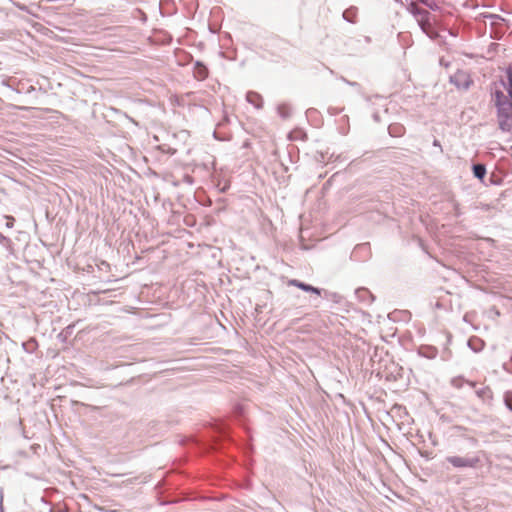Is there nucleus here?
<instances>
[{"label": "nucleus", "instance_id": "aec40b11", "mask_svg": "<svg viewBox=\"0 0 512 512\" xmlns=\"http://www.w3.org/2000/svg\"><path fill=\"white\" fill-rule=\"evenodd\" d=\"M423 5L429 7L432 10H437L438 5L436 4L435 0H419Z\"/></svg>", "mask_w": 512, "mask_h": 512}, {"label": "nucleus", "instance_id": "a211bd4d", "mask_svg": "<svg viewBox=\"0 0 512 512\" xmlns=\"http://www.w3.org/2000/svg\"><path fill=\"white\" fill-rule=\"evenodd\" d=\"M277 110H278V114H279V116H280L281 118H283V119H287V118H289V117H290V115H291V108H290V106H289V105H287V104H281V105H279V106H278V108H277Z\"/></svg>", "mask_w": 512, "mask_h": 512}, {"label": "nucleus", "instance_id": "39448f33", "mask_svg": "<svg viewBox=\"0 0 512 512\" xmlns=\"http://www.w3.org/2000/svg\"><path fill=\"white\" fill-rule=\"evenodd\" d=\"M288 285L289 286H294V287H297L305 292H308V293H312V294H315L316 296H321V289L317 288V287H314L310 284H307V283H304V282H301L297 279H291L288 281Z\"/></svg>", "mask_w": 512, "mask_h": 512}, {"label": "nucleus", "instance_id": "b1692460", "mask_svg": "<svg viewBox=\"0 0 512 512\" xmlns=\"http://www.w3.org/2000/svg\"><path fill=\"white\" fill-rule=\"evenodd\" d=\"M238 415H242L243 413V410H242V407L241 406H238L236 407V411H235Z\"/></svg>", "mask_w": 512, "mask_h": 512}, {"label": "nucleus", "instance_id": "1a4fd4ad", "mask_svg": "<svg viewBox=\"0 0 512 512\" xmlns=\"http://www.w3.org/2000/svg\"><path fill=\"white\" fill-rule=\"evenodd\" d=\"M246 100L257 109H260L263 106V98L257 92L249 91L246 94Z\"/></svg>", "mask_w": 512, "mask_h": 512}, {"label": "nucleus", "instance_id": "20e7f679", "mask_svg": "<svg viewBox=\"0 0 512 512\" xmlns=\"http://www.w3.org/2000/svg\"><path fill=\"white\" fill-rule=\"evenodd\" d=\"M418 25L421 30L431 39H437L439 37L438 32L432 27V24L428 18H419Z\"/></svg>", "mask_w": 512, "mask_h": 512}, {"label": "nucleus", "instance_id": "f257e3e1", "mask_svg": "<svg viewBox=\"0 0 512 512\" xmlns=\"http://www.w3.org/2000/svg\"><path fill=\"white\" fill-rule=\"evenodd\" d=\"M491 92L492 101L497 109V121L500 130L503 132L512 131V95H505L504 92L497 88Z\"/></svg>", "mask_w": 512, "mask_h": 512}, {"label": "nucleus", "instance_id": "0eeeda50", "mask_svg": "<svg viewBox=\"0 0 512 512\" xmlns=\"http://www.w3.org/2000/svg\"><path fill=\"white\" fill-rule=\"evenodd\" d=\"M193 74L197 80L203 81L208 77V68L202 62L197 61L194 64Z\"/></svg>", "mask_w": 512, "mask_h": 512}, {"label": "nucleus", "instance_id": "4be33fe9", "mask_svg": "<svg viewBox=\"0 0 512 512\" xmlns=\"http://www.w3.org/2000/svg\"><path fill=\"white\" fill-rule=\"evenodd\" d=\"M0 243L1 244H8L10 243V239L4 236L2 233H0Z\"/></svg>", "mask_w": 512, "mask_h": 512}, {"label": "nucleus", "instance_id": "bb28decb", "mask_svg": "<svg viewBox=\"0 0 512 512\" xmlns=\"http://www.w3.org/2000/svg\"><path fill=\"white\" fill-rule=\"evenodd\" d=\"M433 144H434V146H440V143H439V141H438V140H434V143H433Z\"/></svg>", "mask_w": 512, "mask_h": 512}, {"label": "nucleus", "instance_id": "dca6fc26", "mask_svg": "<svg viewBox=\"0 0 512 512\" xmlns=\"http://www.w3.org/2000/svg\"><path fill=\"white\" fill-rule=\"evenodd\" d=\"M473 174L476 178L482 180L486 175V167L483 164L477 163L474 164L473 167Z\"/></svg>", "mask_w": 512, "mask_h": 512}, {"label": "nucleus", "instance_id": "f8f14e48", "mask_svg": "<svg viewBox=\"0 0 512 512\" xmlns=\"http://www.w3.org/2000/svg\"><path fill=\"white\" fill-rule=\"evenodd\" d=\"M468 346L474 352H480L484 347V342L478 337H472L468 340Z\"/></svg>", "mask_w": 512, "mask_h": 512}, {"label": "nucleus", "instance_id": "393cba45", "mask_svg": "<svg viewBox=\"0 0 512 512\" xmlns=\"http://www.w3.org/2000/svg\"><path fill=\"white\" fill-rule=\"evenodd\" d=\"M455 429L458 431V432H462V431H465L466 428L462 427V426H456Z\"/></svg>", "mask_w": 512, "mask_h": 512}, {"label": "nucleus", "instance_id": "f3484780", "mask_svg": "<svg viewBox=\"0 0 512 512\" xmlns=\"http://www.w3.org/2000/svg\"><path fill=\"white\" fill-rule=\"evenodd\" d=\"M356 14H357V8L350 7L343 12V18L350 23H354Z\"/></svg>", "mask_w": 512, "mask_h": 512}, {"label": "nucleus", "instance_id": "5701e85b", "mask_svg": "<svg viewBox=\"0 0 512 512\" xmlns=\"http://www.w3.org/2000/svg\"><path fill=\"white\" fill-rule=\"evenodd\" d=\"M342 80H343L345 83H347L348 85L352 86V87H357V86H359V84H358L357 82H351V81H349V80H347V79H345V78H342Z\"/></svg>", "mask_w": 512, "mask_h": 512}, {"label": "nucleus", "instance_id": "a878e982", "mask_svg": "<svg viewBox=\"0 0 512 512\" xmlns=\"http://www.w3.org/2000/svg\"><path fill=\"white\" fill-rule=\"evenodd\" d=\"M510 363H511V365H512V356H511V359H510ZM503 367H504V369H506L507 371H509V372H511V373H512V368H511V369L507 368V365H506V364H504V366H503Z\"/></svg>", "mask_w": 512, "mask_h": 512}, {"label": "nucleus", "instance_id": "6ab92c4d", "mask_svg": "<svg viewBox=\"0 0 512 512\" xmlns=\"http://www.w3.org/2000/svg\"><path fill=\"white\" fill-rule=\"evenodd\" d=\"M504 403H505V406L510 410L512 411V391H506L504 393Z\"/></svg>", "mask_w": 512, "mask_h": 512}, {"label": "nucleus", "instance_id": "7ed1b4c3", "mask_svg": "<svg viewBox=\"0 0 512 512\" xmlns=\"http://www.w3.org/2000/svg\"><path fill=\"white\" fill-rule=\"evenodd\" d=\"M450 82L455 85L458 89L467 90L472 84V80L469 75L464 71H457L450 77Z\"/></svg>", "mask_w": 512, "mask_h": 512}, {"label": "nucleus", "instance_id": "2eb2a0df", "mask_svg": "<svg viewBox=\"0 0 512 512\" xmlns=\"http://www.w3.org/2000/svg\"><path fill=\"white\" fill-rule=\"evenodd\" d=\"M464 383H467L472 388L476 385L474 382L465 380L463 377H455L451 380V385L457 389L462 388Z\"/></svg>", "mask_w": 512, "mask_h": 512}, {"label": "nucleus", "instance_id": "6e6552de", "mask_svg": "<svg viewBox=\"0 0 512 512\" xmlns=\"http://www.w3.org/2000/svg\"><path fill=\"white\" fill-rule=\"evenodd\" d=\"M408 10L417 18V20L419 18L430 17V13L427 10L420 8L416 2H411L408 6Z\"/></svg>", "mask_w": 512, "mask_h": 512}, {"label": "nucleus", "instance_id": "412c9836", "mask_svg": "<svg viewBox=\"0 0 512 512\" xmlns=\"http://www.w3.org/2000/svg\"><path fill=\"white\" fill-rule=\"evenodd\" d=\"M13 4H14L17 8H19L20 10L30 13V11H29V9H28V7H27L26 5L21 4V3H16V2H14Z\"/></svg>", "mask_w": 512, "mask_h": 512}, {"label": "nucleus", "instance_id": "423d86ee", "mask_svg": "<svg viewBox=\"0 0 512 512\" xmlns=\"http://www.w3.org/2000/svg\"><path fill=\"white\" fill-rule=\"evenodd\" d=\"M355 296L363 304L369 305L374 301L373 294L367 288H358L355 290Z\"/></svg>", "mask_w": 512, "mask_h": 512}, {"label": "nucleus", "instance_id": "4468645a", "mask_svg": "<svg viewBox=\"0 0 512 512\" xmlns=\"http://www.w3.org/2000/svg\"><path fill=\"white\" fill-rule=\"evenodd\" d=\"M419 353L426 358L433 359L436 357L438 351L434 347L425 346L420 348Z\"/></svg>", "mask_w": 512, "mask_h": 512}, {"label": "nucleus", "instance_id": "cd10ccee", "mask_svg": "<svg viewBox=\"0 0 512 512\" xmlns=\"http://www.w3.org/2000/svg\"><path fill=\"white\" fill-rule=\"evenodd\" d=\"M364 248H366V244H362V245L358 246V249H364Z\"/></svg>", "mask_w": 512, "mask_h": 512}, {"label": "nucleus", "instance_id": "9d476101", "mask_svg": "<svg viewBox=\"0 0 512 512\" xmlns=\"http://www.w3.org/2000/svg\"><path fill=\"white\" fill-rule=\"evenodd\" d=\"M506 79H500L499 83L509 96H512V72H505Z\"/></svg>", "mask_w": 512, "mask_h": 512}, {"label": "nucleus", "instance_id": "f03ea898", "mask_svg": "<svg viewBox=\"0 0 512 512\" xmlns=\"http://www.w3.org/2000/svg\"><path fill=\"white\" fill-rule=\"evenodd\" d=\"M445 461L454 468H477L480 463V458L477 455L474 456H447Z\"/></svg>", "mask_w": 512, "mask_h": 512}, {"label": "nucleus", "instance_id": "9b49d317", "mask_svg": "<svg viewBox=\"0 0 512 512\" xmlns=\"http://www.w3.org/2000/svg\"><path fill=\"white\" fill-rule=\"evenodd\" d=\"M476 395L483 401L491 400L493 398V392L488 386L476 390Z\"/></svg>", "mask_w": 512, "mask_h": 512}, {"label": "nucleus", "instance_id": "ddd939ff", "mask_svg": "<svg viewBox=\"0 0 512 512\" xmlns=\"http://www.w3.org/2000/svg\"><path fill=\"white\" fill-rule=\"evenodd\" d=\"M404 127L401 125V124H398V123H395V124H391L389 127H388V131H389V134L392 136V137H399V136H402L403 133H404Z\"/></svg>", "mask_w": 512, "mask_h": 512}]
</instances>
